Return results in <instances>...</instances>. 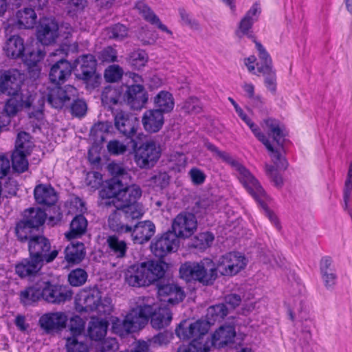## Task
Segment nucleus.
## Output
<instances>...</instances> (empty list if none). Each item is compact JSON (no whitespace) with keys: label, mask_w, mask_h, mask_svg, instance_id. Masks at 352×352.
Segmentation results:
<instances>
[{"label":"nucleus","mask_w":352,"mask_h":352,"mask_svg":"<svg viewBox=\"0 0 352 352\" xmlns=\"http://www.w3.org/2000/svg\"><path fill=\"white\" fill-rule=\"evenodd\" d=\"M151 318V323L156 329L168 326L172 320V314L166 307H161L155 302L153 297H140L136 307L132 309L124 320L115 318L112 320L113 331L124 336L142 327Z\"/></svg>","instance_id":"f257e3e1"},{"label":"nucleus","mask_w":352,"mask_h":352,"mask_svg":"<svg viewBox=\"0 0 352 352\" xmlns=\"http://www.w3.org/2000/svg\"><path fill=\"white\" fill-rule=\"evenodd\" d=\"M108 170L113 178L109 180L101 195L112 198L113 205H127L137 201L142 195V190L136 184L129 185L131 176L129 170L122 164L113 162L108 165Z\"/></svg>","instance_id":"f03ea898"},{"label":"nucleus","mask_w":352,"mask_h":352,"mask_svg":"<svg viewBox=\"0 0 352 352\" xmlns=\"http://www.w3.org/2000/svg\"><path fill=\"white\" fill-rule=\"evenodd\" d=\"M206 146L208 150L217 153L219 156L224 157L228 161L240 182L263 207L265 215L269 218L271 222L274 223L278 229H280V226L277 217L266 206L265 202L269 199V197L258 180L239 161L229 157L226 153H221L213 144L206 143Z\"/></svg>","instance_id":"7ed1b4c3"},{"label":"nucleus","mask_w":352,"mask_h":352,"mask_svg":"<svg viewBox=\"0 0 352 352\" xmlns=\"http://www.w3.org/2000/svg\"><path fill=\"white\" fill-rule=\"evenodd\" d=\"M72 294V290L66 286L40 282L22 291L20 296L21 302L25 305L41 298L49 303L59 305L71 300Z\"/></svg>","instance_id":"20e7f679"},{"label":"nucleus","mask_w":352,"mask_h":352,"mask_svg":"<svg viewBox=\"0 0 352 352\" xmlns=\"http://www.w3.org/2000/svg\"><path fill=\"white\" fill-rule=\"evenodd\" d=\"M75 308L79 312H94L99 314H110L113 305L111 298L102 297L101 292L97 289L83 290L79 292L75 298Z\"/></svg>","instance_id":"39448f33"},{"label":"nucleus","mask_w":352,"mask_h":352,"mask_svg":"<svg viewBox=\"0 0 352 352\" xmlns=\"http://www.w3.org/2000/svg\"><path fill=\"white\" fill-rule=\"evenodd\" d=\"M218 272L217 264L210 258H204L199 263H185L179 269L182 278L187 281L196 280L206 285L214 282Z\"/></svg>","instance_id":"423d86ee"},{"label":"nucleus","mask_w":352,"mask_h":352,"mask_svg":"<svg viewBox=\"0 0 352 352\" xmlns=\"http://www.w3.org/2000/svg\"><path fill=\"white\" fill-rule=\"evenodd\" d=\"M11 98L7 100L4 106V112L8 116H13L23 108L32 107L36 109L35 113H30V117H36L41 119L43 116V108L45 103L44 96L42 94L25 96L21 93L11 94Z\"/></svg>","instance_id":"0eeeda50"},{"label":"nucleus","mask_w":352,"mask_h":352,"mask_svg":"<svg viewBox=\"0 0 352 352\" xmlns=\"http://www.w3.org/2000/svg\"><path fill=\"white\" fill-rule=\"evenodd\" d=\"M73 31L69 24L58 26L57 22L52 18H43L39 21L36 28V37L43 45H50L54 43L59 35L68 38Z\"/></svg>","instance_id":"6e6552de"},{"label":"nucleus","mask_w":352,"mask_h":352,"mask_svg":"<svg viewBox=\"0 0 352 352\" xmlns=\"http://www.w3.org/2000/svg\"><path fill=\"white\" fill-rule=\"evenodd\" d=\"M161 148L154 140H147L135 150L134 161L140 168H151L159 160Z\"/></svg>","instance_id":"1a4fd4ad"},{"label":"nucleus","mask_w":352,"mask_h":352,"mask_svg":"<svg viewBox=\"0 0 352 352\" xmlns=\"http://www.w3.org/2000/svg\"><path fill=\"white\" fill-rule=\"evenodd\" d=\"M255 45L260 59V63H257L258 72L264 76V83L267 89L275 94L277 85L276 74L273 68L272 58L261 43L255 41Z\"/></svg>","instance_id":"9d476101"},{"label":"nucleus","mask_w":352,"mask_h":352,"mask_svg":"<svg viewBox=\"0 0 352 352\" xmlns=\"http://www.w3.org/2000/svg\"><path fill=\"white\" fill-rule=\"evenodd\" d=\"M51 244L49 240L42 235L32 237L28 241L30 256L41 260L43 263H50L56 258L58 251L54 250L49 252Z\"/></svg>","instance_id":"9b49d317"},{"label":"nucleus","mask_w":352,"mask_h":352,"mask_svg":"<svg viewBox=\"0 0 352 352\" xmlns=\"http://www.w3.org/2000/svg\"><path fill=\"white\" fill-rule=\"evenodd\" d=\"M248 264L246 257L239 252H230L222 256L217 262L219 272L223 276H234Z\"/></svg>","instance_id":"f8f14e48"},{"label":"nucleus","mask_w":352,"mask_h":352,"mask_svg":"<svg viewBox=\"0 0 352 352\" xmlns=\"http://www.w3.org/2000/svg\"><path fill=\"white\" fill-rule=\"evenodd\" d=\"M196 217L191 213H181L176 216L172 223L173 234L176 239L188 238L192 236L197 229Z\"/></svg>","instance_id":"ddd939ff"},{"label":"nucleus","mask_w":352,"mask_h":352,"mask_svg":"<svg viewBox=\"0 0 352 352\" xmlns=\"http://www.w3.org/2000/svg\"><path fill=\"white\" fill-rule=\"evenodd\" d=\"M76 89L72 85L54 87L49 89L47 102L54 108L61 109L77 96Z\"/></svg>","instance_id":"4468645a"},{"label":"nucleus","mask_w":352,"mask_h":352,"mask_svg":"<svg viewBox=\"0 0 352 352\" xmlns=\"http://www.w3.org/2000/svg\"><path fill=\"white\" fill-rule=\"evenodd\" d=\"M186 322H181L175 330L176 335L183 340L197 338L203 337L208 333L210 329V322L206 320H197L191 323L188 327Z\"/></svg>","instance_id":"2eb2a0df"},{"label":"nucleus","mask_w":352,"mask_h":352,"mask_svg":"<svg viewBox=\"0 0 352 352\" xmlns=\"http://www.w3.org/2000/svg\"><path fill=\"white\" fill-rule=\"evenodd\" d=\"M22 82V74L19 70L4 71L0 74V91L7 95L19 93Z\"/></svg>","instance_id":"dca6fc26"},{"label":"nucleus","mask_w":352,"mask_h":352,"mask_svg":"<svg viewBox=\"0 0 352 352\" xmlns=\"http://www.w3.org/2000/svg\"><path fill=\"white\" fill-rule=\"evenodd\" d=\"M114 122L116 129L127 138L133 137L139 126L136 116L122 111L116 113Z\"/></svg>","instance_id":"f3484780"},{"label":"nucleus","mask_w":352,"mask_h":352,"mask_svg":"<svg viewBox=\"0 0 352 352\" xmlns=\"http://www.w3.org/2000/svg\"><path fill=\"white\" fill-rule=\"evenodd\" d=\"M67 316L61 311L49 312L43 314L39 320L40 327L47 333L65 328Z\"/></svg>","instance_id":"a211bd4d"},{"label":"nucleus","mask_w":352,"mask_h":352,"mask_svg":"<svg viewBox=\"0 0 352 352\" xmlns=\"http://www.w3.org/2000/svg\"><path fill=\"white\" fill-rule=\"evenodd\" d=\"M178 247V239L171 232L164 234L151 243V249L155 256L162 258L167 254L175 251Z\"/></svg>","instance_id":"6ab92c4d"},{"label":"nucleus","mask_w":352,"mask_h":352,"mask_svg":"<svg viewBox=\"0 0 352 352\" xmlns=\"http://www.w3.org/2000/svg\"><path fill=\"white\" fill-rule=\"evenodd\" d=\"M158 298L161 302L168 304H177L185 297L184 290L173 283L158 285Z\"/></svg>","instance_id":"aec40b11"},{"label":"nucleus","mask_w":352,"mask_h":352,"mask_svg":"<svg viewBox=\"0 0 352 352\" xmlns=\"http://www.w3.org/2000/svg\"><path fill=\"white\" fill-rule=\"evenodd\" d=\"M131 239L134 243L143 244L148 241L155 232V226L150 221L138 222L131 231Z\"/></svg>","instance_id":"412c9836"},{"label":"nucleus","mask_w":352,"mask_h":352,"mask_svg":"<svg viewBox=\"0 0 352 352\" xmlns=\"http://www.w3.org/2000/svg\"><path fill=\"white\" fill-rule=\"evenodd\" d=\"M127 103L133 109H140L147 102V96L142 85H132L126 92Z\"/></svg>","instance_id":"4be33fe9"},{"label":"nucleus","mask_w":352,"mask_h":352,"mask_svg":"<svg viewBox=\"0 0 352 352\" xmlns=\"http://www.w3.org/2000/svg\"><path fill=\"white\" fill-rule=\"evenodd\" d=\"M142 263L130 266L124 272L126 283L131 287L148 286Z\"/></svg>","instance_id":"5701e85b"},{"label":"nucleus","mask_w":352,"mask_h":352,"mask_svg":"<svg viewBox=\"0 0 352 352\" xmlns=\"http://www.w3.org/2000/svg\"><path fill=\"white\" fill-rule=\"evenodd\" d=\"M235 336L236 331L233 326H221L212 334V345L217 348L224 347L233 342Z\"/></svg>","instance_id":"b1692460"},{"label":"nucleus","mask_w":352,"mask_h":352,"mask_svg":"<svg viewBox=\"0 0 352 352\" xmlns=\"http://www.w3.org/2000/svg\"><path fill=\"white\" fill-rule=\"evenodd\" d=\"M142 122L146 131L156 133L162 129L164 124V115L160 111L150 109L144 112Z\"/></svg>","instance_id":"393cba45"},{"label":"nucleus","mask_w":352,"mask_h":352,"mask_svg":"<svg viewBox=\"0 0 352 352\" xmlns=\"http://www.w3.org/2000/svg\"><path fill=\"white\" fill-rule=\"evenodd\" d=\"M142 263L144 265V271L148 285L162 278L164 276L168 267L166 263L161 261H148Z\"/></svg>","instance_id":"a878e982"},{"label":"nucleus","mask_w":352,"mask_h":352,"mask_svg":"<svg viewBox=\"0 0 352 352\" xmlns=\"http://www.w3.org/2000/svg\"><path fill=\"white\" fill-rule=\"evenodd\" d=\"M72 70L71 64L65 60L60 59L51 67L50 79L55 84L63 83L71 75Z\"/></svg>","instance_id":"bb28decb"},{"label":"nucleus","mask_w":352,"mask_h":352,"mask_svg":"<svg viewBox=\"0 0 352 352\" xmlns=\"http://www.w3.org/2000/svg\"><path fill=\"white\" fill-rule=\"evenodd\" d=\"M107 252L116 258H123L126 255L128 250L127 243L124 240L120 239L117 235L113 234L107 236L106 239Z\"/></svg>","instance_id":"cd10ccee"},{"label":"nucleus","mask_w":352,"mask_h":352,"mask_svg":"<svg viewBox=\"0 0 352 352\" xmlns=\"http://www.w3.org/2000/svg\"><path fill=\"white\" fill-rule=\"evenodd\" d=\"M34 195L36 201L42 205H53L58 199L56 192L50 185H37L34 188Z\"/></svg>","instance_id":"c85d7f7f"},{"label":"nucleus","mask_w":352,"mask_h":352,"mask_svg":"<svg viewBox=\"0 0 352 352\" xmlns=\"http://www.w3.org/2000/svg\"><path fill=\"white\" fill-rule=\"evenodd\" d=\"M134 8L142 14L143 18L151 23L153 25H155L162 31L166 32L167 34L172 35V32L168 29V28L162 23L160 19L156 14L151 10L150 7L144 1H138L135 3Z\"/></svg>","instance_id":"c756f323"},{"label":"nucleus","mask_w":352,"mask_h":352,"mask_svg":"<svg viewBox=\"0 0 352 352\" xmlns=\"http://www.w3.org/2000/svg\"><path fill=\"white\" fill-rule=\"evenodd\" d=\"M43 263L32 256L16 265V273L21 278L35 275L43 267Z\"/></svg>","instance_id":"7c9ffc66"},{"label":"nucleus","mask_w":352,"mask_h":352,"mask_svg":"<svg viewBox=\"0 0 352 352\" xmlns=\"http://www.w3.org/2000/svg\"><path fill=\"white\" fill-rule=\"evenodd\" d=\"M261 126L267 132L269 136L273 138V141L277 145V146H273L278 148L279 151V148L282 146L284 126L277 120L273 118L264 120Z\"/></svg>","instance_id":"2f4dec72"},{"label":"nucleus","mask_w":352,"mask_h":352,"mask_svg":"<svg viewBox=\"0 0 352 352\" xmlns=\"http://www.w3.org/2000/svg\"><path fill=\"white\" fill-rule=\"evenodd\" d=\"M3 50L9 58L15 59L22 57L25 51L23 39L19 35L10 36L6 41Z\"/></svg>","instance_id":"473e14b6"},{"label":"nucleus","mask_w":352,"mask_h":352,"mask_svg":"<svg viewBox=\"0 0 352 352\" xmlns=\"http://www.w3.org/2000/svg\"><path fill=\"white\" fill-rule=\"evenodd\" d=\"M116 210L109 217L108 224L111 230L120 233L129 232L132 227L127 225L120 205H114Z\"/></svg>","instance_id":"72a5a7b5"},{"label":"nucleus","mask_w":352,"mask_h":352,"mask_svg":"<svg viewBox=\"0 0 352 352\" xmlns=\"http://www.w3.org/2000/svg\"><path fill=\"white\" fill-rule=\"evenodd\" d=\"M254 135L256 137V138L261 142L267 151L271 153V157L272 160L275 162V160H280V165H278L280 168H285L286 166L285 163L284 162V160L281 157L280 153L278 151V148H275L273 146V145L270 143L269 140L267 138L265 135L262 133L259 129V127L256 125L254 122H252L251 124L248 126Z\"/></svg>","instance_id":"f704fd0d"},{"label":"nucleus","mask_w":352,"mask_h":352,"mask_svg":"<svg viewBox=\"0 0 352 352\" xmlns=\"http://www.w3.org/2000/svg\"><path fill=\"white\" fill-rule=\"evenodd\" d=\"M155 110L160 111L162 114L170 113L175 106V101L171 93L167 91H160L154 98Z\"/></svg>","instance_id":"c9c22d12"},{"label":"nucleus","mask_w":352,"mask_h":352,"mask_svg":"<svg viewBox=\"0 0 352 352\" xmlns=\"http://www.w3.org/2000/svg\"><path fill=\"white\" fill-rule=\"evenodd\" d=\"M108 322L105 319L92 318L89 322L88 334L91 340H101L107 334Z\"/></svg>","instance_id":"e433bc0d"},{"label":"nucleus","mask_w":352,"mask_h":352,"mask_svg":"<svg viewBox=\"0 0 352 352\" xmlns=\"http://www.w3.org/2000/svg\"><path fill=\"white\" fill-rule=\"evenodd\" d=\"M47 214L43 210L32 208L24 211L22 221L34 228H38L44 223Z\"/></svg>","instance_id":"4c0bfd02"},{"label":"nucleus","mask_w":352,"mask_h":352,"mask_svg":"<svg viewBox=\"0 0 352 352\" xmlns=\"http://www.w3.org/2000/svg\"><path fill=\"white\" fill-rule=\"evenodd\" d=\"M17 24L19 28H33L36 24L37 16L34 9L25 8L16 12Z\"/></svg>","instance_id":"58836bf2"},{"label":"nucleus","mask_w":352,"mask_h":352,"mask_svg":"<svg viewBox=\"0 0 352 352\" xmlns=\"http://www.w3.org/2000/svg\"><path fill=\"white\" fill-rule=\"evenodd\" d=\"M65 260L69 263H78L85 256V246L82 243H72L65 250Z\"/></svg>","instance_id":"ea45409f"},{"label":"nucleus","mask_w":352,"mask_h":352,"mask_svg":"<svg viewBox=\"0 0 352 352\" xmlns=\"http://www.w3.org/2000/svg\"><path fill=\"white\" fill-rule=\"evenodd\" d=\"M87 226V221L82 215L76 216L71 222L70 231L65 233V237L70 240L82 234Z\"/></svg>","instance_id":"a19ab883"},{"label":"nucleus","mask_w":352,"mask_h":352,"mask_svg":"<svg viewBox=\"0 0 352 352\" xmlns=\"http://www.w3.org/2000/svg\"><path fill=\"white\" fill-rule=\"evenodd\" d=\"M96 60L91 54L83 55L75 60V67H80V76L96 71Z\"/></svg>","instance_id":"79ce46f5"},{"label":"nucleus","mask_w":352,"mask_h":352,"mask_svg":"<svg viewBox=\"0 0 352 352\" xmlns=\"http://www.w3.org/2000/svg\"><path fill=\"white\" fill-rule=\"evenodd\" d=\"M281 157L284 160L286 166L283 168H280L278 165H280V160H275V162L272 160L275 166L271 165L265 166V172L267 176L271 179L272 182L276 187H281L283 184V180L282 176L279 173V170H285L287 167V163L285 161V158L281 155Z\"/></svg>","instance_id":"37998d69"},{"label":"nucleus","mask_w":352,"mask_h":352,"mask_svg":"<svg viewBox=\"0 0 352 352\" xmlns=\"http://www.w3.org/2000/svg\"><path fill=\"white\" fill-rule=\"evenodd\" d=\"M67 352H87L88 346L85 342L84 336H72L67 337L65 344Z\"/></svg>","instance_id":"c03bdc74"},{"label":"nucleus","mask_w":352,"mask_h":352,"mask_svg":"<svg viewBox=\"0 0 352 352\" xmlns=\"http://www.w3.org/2000/svg\"><path fill=\"white\" fill-rule=\"evenodd\" d=\"M120 206L123 212L124 219L127 221L140 219L144 213L142 205L137 201L127 205H120Z\"/></svg>","instance_id":"a18cd8bd"},{"label":"nucleus","mask_w":352,"mask_h":352,"mask_svg":"<svg viewBox=\"0 0 352 352\" xmlns=\"http://www.w3.org/2000/svg\"><path fill=\"white\" fill-rule=\"evenodd\" d=\"M34 146V143L29 133L26 132H20L18 133L14 151L30 154Z\"/></svg>","instance_id":"49530a36"},{"label":"nucleus","mask_w":352,"mask_h":352,"mask_svg":"<svg viewBox=\"0 0 352 352\" xmlns=\"http://www.w3.org/2000/svg\"><path fill=\"white\" fill-rule=\"evenodd\" d=\"M228 314V308L224 304H219L210 307L207 310V322H210V326L217 321L223 319Z\"/></svg>","instance_id":"de8ad7c7"},{"label":"nucleus","mask_w":352,"mask_h":352,"mask_svg":"<svg viewBox=\"0 0 352 352\" xmlns=\"http://www.w3.org/2000/svg\"><path fill=\"white\" fill-rule=\"evenodd\" d=\"M111 125L109 122H99L91 130V136L95 142L102 143L104 141V134L110 131Z\"/></svg>","instance_id":"09e8293b"},{"label":"nucleus","mask_w":352,"mask_h":352,"mask_svg":"<svg viewBox=\"0 0 352 352\" xmlns=\"http://www.w3.org/2000/svg\"><path fill=\"white\" fill-rule=\"evenodd\" d=\"M28 153L14 151L12 156V167L18 173H23L28 170V162L26 159Z\"/></svg>","instance_id":"8fccbe9b"},{"label":"nucleus","mask_w":352,"mask_h":352,"mask_svg":"<svg viewBox=\"0 0 352 352\" xmlns=\"http://www.w3.org/2000/svg\"><path fill=\"white\" fill-rule=\"evenodd\" d=\"M195 352H208L212 345V339L208 336H203L197 338H193L190 343Z\"/></svg>","instance_id":"3c124183"},{"label":"nucleus","mask_w":352,"mask_h":352,"mask_svg":"<svg viewBox=\"0 0 352 352\" xmlns=\"http://www.w3.org/2000/svg\"><path fill=\"white\" fill-rule=\"evenodd\" d=\"M34 229L35 228L30 226V225H28L23 221H21L16 224L15 232L19 240L21 241H29L32 237L36 236L32 234Z\"/></svg>","instance_id":"603ef678"},{"label":"nucleus","mask_w":352,"mask_h":352,"mask_svg":"<svg viewBox=\"0 0 352 352\" xmlns=\"http://www.w3.org/2000/svg\"><path fill=\"white\" fill-rule=\"evenodd\" d=\"M87 279V272L80 268L72 270L68 276V281L74 287L82 285Z\"/></svg>","instance_id":"864d4df0"},{"label":"nucleus","mask_w":352,"mask_h":352,"mask_svg":"<svg viewBox=\"0 0 352 352\" xmlns=\"http://www.w3.org/2000/svg\"><path fill=\"white\" fill-rule=\"evenodd\" d=\"M148 60V56L143 50L133 52L129 58V63L136 69L144 67Z\"/></svg>","instance_id":"5fc2aeb1"},{"label":"nucleus","mask_w":352,"mask_h":352,"mask_svg":"<svg viewBox=\"0 0 352 352\" xmlns=\"http://www.w3.org/2000/svg\"><path fill=\"white\" fill-rule=\"evenodd\" d=\"M23 56H25L24 62L25 64L29 67H32L43 58L45 54L42 50L38 48L35 50L27 49V52Z\"/></svg>","instance_id":"6e6d98bb"},{"label":"nucleus","mask_w":352,"mask_h":352,"mask_svg":"<svg viewBox=\"0 0 352 352\" xmlns=\"http://www.w3.org/2000/svg\"><path fill=\"white\" fill-rule=\"evenodd\" d=\"M102 101L106 104H116L120 99L119 91L111 87H106L102 93Z\"/></svg>","instance_id":"4d7b16f0"},{"label":"nucleus","mask_w":352,"mask_h":352,"mask_svg":"<svg viewBox=\"0 0 352 352\" xmlns=\"http://www.w3.org/2000/svg\"><path fill=\"white\" fill-rule=\"evenodd\" d=\"M110 38H114L118 41L123 40L128 36V30L126 26L122 24H116L111 28L106 30Z\"/></svg>","instance_id":"13d9d810"},{"label":"nucleus","mask_w":352,"mask_h":352,"mask_svg":"<svg viewBox=\"0 0 352 352\" xmlns=\"http://www.w3.org/2000/svg\"><path fill=\"white\" fill-rule=\"evenodd\" d=\"M352 191V163L350 164L346 179L344 183L343 198L345 205V209L348 208V204L351 198V192Z\"/></svg>","instance_id":"bf43d9fd"},{"label":"nucleus","mask_w":352,"mask_h":352,"mask_svg":"<svg viewBox=\"0 0 352 352\" xmlns=\"http://www.w3.org/2000/svg\"><path fill=\"white\" fill-rule=\"evenodd\" d=\"M85 184L91 189H98L102 184V175L98 172L88 173L85 178Z\"/></svg>","instance_id":"052dcab7"},{"label":"nucleus","mask_w":352,"mask_h":352,"mask_svg":"<svg viewBox=\"0 0 352 352\" xmlns=\"http://www.w3.org/2000/svg\"><path fill=\"white\" fill-rule=\"evenodd\" d=\"M107 148L109 153L113 155H122L127 150V146L118 140L109 141Z\"/></svg>","instance_id":"680f3d73"},{"label":"nucleus","mask_w":352,"mask_h":352,"mask_svg":"<svg viewBox=\"0 0 352 352\" xmlns=\"http://www.w3.org/2000/svg\"><path fill=\"white\" fill-rule=\"evenodd\" d=\"M84 321L79 316H74L70 320L69 330L72 336H83Z\"/></svg>","instance_id":"e2e57ef3"},{"label":"nucleus","mask_w":352,"mask_h":352,"mask_svg":"<svg viewBox=\"0 0 352 352\" xmlns=\"http://www.w3.org/2000/svg\"><path fill=\"white\" fill-rule=\"evenodd\" d=\"M122 69L116 65L109 66L104 72V78L108 82H116L121 78Z\"/></svg>","instance_id":"0e129e2a"},{"label":"nucleus","mask_w":352,"mask_h":352,"mask_svg":"<svg viewBox=\"0 0 352 352\" xmlns=\"http://www.w3.org/2000/svg\"><path fill=\"white\" fill-rule=\"evenodd\" d=\"M182 109L188 113H198L201 111V107L197 98H190L184 102Z\"/></svg>","instance_id":"69168bd1"},{"label":"nucleus","mask_w":352,"mask_h":352,"mask_svg":"<svg viewBox=\"0 0 352 352\" xmlns=\"http://www.w3.org/2000/svg\"><path fill=\"white\" fill-rule=\"evenodd\" d=\"M214 240V236L208 232H202L196 236L195 246L201 249L206 248L211 245Z\"/></svg>","instance_id":"338daca9"},{"label":"nucleus","mask_w":352,"mask_h":352,"mask_svg":"<svg viewBox=\"0 0 352 352\" xmlns=\"http://www.w3.org/2000/svg\"><path fill=\"white\" fill-rule=\"evenodd\" d=\"M179 14L183 25L195 30H198L199 28L197 21L192 19L190 14L188 13L185 9L179 8Z\"/></svg>","instance_id":"774afa93"}]
</instances>
